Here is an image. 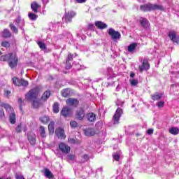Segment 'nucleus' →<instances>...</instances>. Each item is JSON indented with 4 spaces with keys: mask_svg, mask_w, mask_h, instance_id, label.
<instances>
[{
    "mask_svg": "<svg viewBox=\"0 0 179 179\" xmlns=\"http://www.w3.org/2000/svg\"><path fill=\"white\" fill-rule=\"evenodd\" d=\"M53 113H55L56 114L59 113V104L58 102H55L53 105Z\"/></svg>",
    "mask_w": 179,
    "mask_h": 179,
    "instance_id": "nucleus-30",
    "label": "nucleus"
},
{
    "mask_svg": "<svg viewBox=\"0 0 179 179\" xmlns=\"http://www.w3.org/2000/svg\"><path fill=\"white\" fill-rule=\"evenodd\" d=\"M5 116V113L3 112V109L1 108L0 109V117H4Z\"/></svg>",
    "mask_w": 179,
    "mask_h": 179,
    "instance_id": "nucleus-47",
    "label": "nucleus"
},
{
    "mask_svg": "<svg viewBox=\"0 0 179 179\" xmlns=\"http://www.w3.org/2000/svg\"><path fill=\"white\" fill-rule=\"evenodd\" d=\"M87 118L90 122H94L96 121V115L93 113H90L87 115Z\"/></svg>",
    "mask_w": 179,
    "mask_h": 179,
    "instance_id": "nucleus-21",
    "label": "nucleus"
},
{
    "mask_svg": "<svg viewBox=\"0 0 179 179\" xmlns=\"http://www.w3.org/2000/svg\"><path fill=\"white\" fill-rule=\"evenodd\" d=\"M28 141L31 145H36V134L33 132L28 133Z\"/></svg>",
    "mask_w": 179,
    "mask_h": 179,
    "instance_id": "nucleus-17",
    "label": "nucleus"
},
{
    "mask_svg": "<svg viewBox=\"0 0 179 179\" xmlns=\"http://www.w3.org/2000/svg\"><path fill=\"white\" fill-rule=\"evenodd\" d=\"M55 132L59 139H65V138H66V136H65V130L62 128L56 129Z\"/></svg>",
    "mask_w": 179,
    "mask_h": 179,
    "instance_id": "nucleus-13",
    "label": "nucleus"
},
{
    "mask_svg": "<svg viewBox=\"0 0 179 179\" xmlns=\"http://www.w3.org/2000/svg\"><path fill=\"white\" fill-rule=\"evenodd\" d=\"M40 121L43 124H48V122H50V117H48V116H43L40 117Z\"/></svg>",
    "mask_w": 179,
    "mask_h": 179,
    "instance_id": "nucleus-27",
    "label": "nucleus"
},
{
    "mask_svg": "<svg viewBox=\"0 0 179 179\" xmlns=\"http://www.w3.org/2000/svg\"><path fill=\"white\" fill-rule=\"evenodd\" d=\"M141 10L143 12H150L152 10H164V7L159 4L147 3L140 6Z\"/></svg>",
    "mask_w": 179,
    "mask_h": 179,
    "instance_id": "nucleus-3",
    "label": "nucleus"
},
{
    "mask_svg": "<svg viewBox=\"0 0 179 179\" xmlns=\"http://www.w3.org/2000/svg\"><path fill=\"white\" fill-rule=\"evenodd\" d=\"M162 97H163V94H160L158 92H156L155 94L151 95L152 99L154 100L155 101L157 100H160Z\"/></svg>",
    "mask_w": 179,
    "mask_h": 179,
    "instance_id": "nucleus-22",
    "label": "nucleus"
},
{
    "mask_svg": "<svg viewBox=\"0 0 179 179\" xmlns=\"http://www.w3.org/2000/svg\"><path fill=\"white\" fill-rule=\"evenodd\" d=\"M170 134L172 135H178L179 134V129L177 127H172L171 129H169Z\"/></svg>",
    "mask_w": 179,
    "mask_h": 179,
    "instance_id": "nucleus-28",
    "label": "nucleus"
},
{
    "mask_svg": "<svg viewBox=\"0 0 179 179\" xmlns=\"http://www.w3.org/2000/svg\"><path fill=\"white\" fill-rule=\"evenodd\" d=\"M28 16L31 20H36L37 19V17H38V16H37L36 14L32 13H29L28 14Z\"/></svg>",
    "mask_w": 179,
    "mask_h": 179,
    "instance_id": "nucleus-36",
    "label": "nucleus"
},
{
    "mask_svg": "<svg viewBox=\"0 0 179 179\" xmlns=\"http://www.w3.org/2000/svg\"><path fill=\"white\" fill-rule=\"evenodd\" d=\"M67 159H69V160H75V155H69L67 156Z\"/></svg>",
    "mask_w": 179,
    "mask_h": 179,
    "instance_id": "nucleus-44",
    "label": "nucleus"
},
{
    "mask_svg": "<svg viewBox=\"0 0 179 179\" xmlns=\"http://www.w3.org/2000/svg\"><path fill=\"white\" fill-rule=\"evenodd\" d=\"M136 47H138V43H133L127 47V51L131 53L135 52V50H136Z\"/></svg>",
    "mask_w": 179,
    "mask_h": 179,
    "instance_id": "nucleus-20",
    "label": "nucleus"
},
{
    "mask_svg": "<svg viewBox=\"0 0 179 179\" xmlns=\"http://www.w3.org/2000/svg\"><path fill=\"white\" fill-rule=\"evenodd\" d=\"M59 148L64 155H68L71 152V147L65 144V143H60L59 145Z\"/></svg>",
    "mask_w": 179,
    "mask_h": 179,
    "instance_id": "nucleus-11",
    "label": "nucleus"
},
{
    "mask_svg": "<svg viewBox=\"0 0 179 179\" xmlns=\"http://www.w3.org/2000/svg\"><path fill=\"white\" fill-rule=\"evenodd\" d=\"M76 2L78 3H85V2H86V0H76Z\"/></svg>",
    "mask_w": 179,
    "mask_h": 179,
    "instance_id": "nucleus-49",
    "label": "nucleus"
},
{
    "mask_svg": "<svg viewBox=\"0 0 179 179\" xmlns=\"http://www.w3.org/2000/svg\"><path fill=\"white\" fill-rule=\"evenodd\" d=\"M82 40H86V36H83V37H82Z\"/></svg>",
    "mask_w": 179,
    "mask_h": 179,
    "instance_id": "nucleus-57",
    "label": "nucleus"
},
{
    "mask_svg": "<svg viewBox=\"0 0 179 179\" xmlns=\"http://www.w3.org/2000/svg\"><path fill=\"white\" fill-rule=\"evenodd\" d=\"M1 45L2 47H5L6 48H9V47H10V43H9V42L8 41H3L1 43Z\"/></svg>",
    "mask_w": 179,
    "mask_h": 179,
    "instance_id": "nucleus-38",
    "label": "nucleus"
},
{
    "mask_svg": "<svg viewBox=\"0 0 179 179\" xmlns=\"http://www.w3.org/2000/svg\"><path fill=\"white\" fill-rule=\"evenodd\" d=\"M95 26L97 27V29H99L101 30H103L104 29H107V24L101 22V21H97L95 22Z\"/></svg>",
    "mask_w": 179,
    "mask_h": 179,
    "instance_id": "nucleus-19",
    "label": "nucleus"
},
{
    "mask_svg": "<svg viewBox=\"0 0 179 179\" xmlns=\"http://www.w3.org/2000/svg\"><path fill=\"white\" fill-rule=\"evenodd\" d=\"M113 157L114 160H116V162H118L120 160V158L121 157V152L113 153Z\"/></svg>",
    "mask_w": 179,
    "mask_h": 179,
    "instance_id": "nucleus-34",
    "label": "nucleus"
},
{
    "mask_svg": "<svg viewBox=\"0 0 179 179\" xmlns=\"http://www.w3.org/2000/svg\"><path fill=\"white\" fill-rule=\"evenodd\" d=\"M134 76H135V73L131 72V73H130V77H131V78H134Z\"/></svg>",
    "mask_w": 179,
    "mask_h": 179,
    "instance_id": "nucleus-52",
    "label": "nucleus"
},
{
    "mask_svg": "<svg viewBox=\"0 0 179 179\" xmlns=\"http://www.w3.org/2000/svg\"><path fill=\"white\" fill-rule=\"evenodd\" d=\"M140 23L143 27H148L149 26V22L146 18H141Z\"/></svg>",
    "mask_w": 179,
    "mask_h": 179,
    "instance_id": "nucleus-24",
    "label": "nucleus"
},
{
    "mask_svg": "<svg viewBox=\"0 0 179 179\" xmlns=\"http://www.w3.org/2000/svg\"><path fill=\"white\" fill-rule=\"evenodd\" d=\"M18 103H19V104H22V103H23V101L22 100V98H20L18 99Z\"/></svg>",
    "mask_w": 179,
    "mask_h": 179,
    "instance_id": "nucleus-55",
    "label": "nucleus"
},
{
    "mask_svg": "<svg viewBox=\"0 0 179 179\" xmlns=\"http://www.w3.org/2000/svg\"><path fill=\"white\" fill-rule=\"evenodd\" d=\"M150 68V66L149 65V60L148 59L145 58L143 60V64L138 67V69L140 72H143V71H148Z\"/></svg>",
    "mask_w": 179,
    "mask_h": 179,
    "instance_id": "nucleus-12",
    "label": "nucleus"
},
{
    "mask_svg": "<svg viewBox=\"0 0 179 179\" xmlns=\"http://www.w3.org/2000/svg\"><path fill=\"white\" fill-rule=\"evenodd\" d=\"M83 159L85 160V162H87V160H89V156L87 155H85L83 156Z\"/></svg>",
    "mask_w": 179,
    "mask_h": 179,
    "instance_id": "nucleus-50",
    "label": "nucleus"
},
{
    "mask_svg": "<svg viewBox=\"0 0 179 179\" xmlns=\"http://www.w3.org/2000/svg\"><path fill=\"white\" fill-rule=\"evenodd\" d=\"M10 36H12V34L10 33V31H8V29L3 30V37H4V38H8V37H10Z\"/></svg>",
    "mask_w": 179,
    "mask_h": 179,
    "instance_id": "nucleus-32",
    "label": "nucleus"
},
{
    "mask_svg": "<svg viewBox=\"0 0 179 179\" xmlns=\"http://www.w3.org/2000/svg\"><path fill=\"white\" fill-rule=\"evenodd\" d=\"M31 8L32 9V10L35 13H37L38 8H40V5H38V3H37V2H33L31 4Z\"/></svg>",
    "mask_w": 179,
    "mask_h": 179,
    "instance_id": "nucleus-23",
    "label": "nucleus"
},
{
    "mask_svg": "<svg viewBox=\"0 0 179 179\" xmlns=\"http://www.w3.org/2000/svg\"><path fill=\"white\" fill-rule=\"evenodd\" d=\"M138 80H135V79H132L130 80V83L131 85V86H136L138 85Z\"/></svg>",
    "mask_w": 179,
    "mask_h": 179,
    "instance_id": "nucleus-42",
    "label": "nucleus"
},
{
    "mask_svg": "<svg viewBox=\"0 0 179 179\" xmlns=\"http://www.w3.org/2000/svg\"><path fill=\"white\" fill-rule=\"evenodd\" d=\"M157 106L159 108H162V107H164V101H159V102H158Z\"/></svg>",
    "mask_w": 179,
    "mask_h": 179,
    "instance_id": "nucleus-43",
    "label": "nucleus"
},
{
    "mask_svg": "<svg viewBox=\"0 0 179 179\" xmlns=\"http://www.w3.org/2000/svg\"><path fill=\"white\" fill-rule=\"evenodd\" d=\"M50 94H51L50 93V91L45 92L42 95V100H44V101H45V100H47V99L50 97Z\"/></svg>",
    "mask_w": 179,
    "mask_h": 179,
    "instance_id": "nucleus-35",
    "label": "nucleus"
},
{
    "mask_svg": "<svg viewBox=\"0 0 179 179\" xmlns=\"http://www.w3.org/2000/svg\"><path fill=\"white\" fill-rule=\"evenodd\" d=\"M69 141L71 142V143H75V139L73 138H70Z\"/></svg>",
    "mask_w": 179,
    "mask_h": 179,
    "instance_id": "nucleus-54",
    "label": "nucleus"
},
{
    "mask_svg": "<svg viewBox=\"0 0 179 179\" xmlns=\"http://www.w3.org/2000/svg\"><path fill=\"white\" fill-rule=\"evenodd\" d=\"M55 122H50L48 125L49 134H54Z\"/></svg>",
    "mask_w": 179,
    "mask_h": 179,
    "instance_id": "nucleus-25",
    "label": "nucleus"
},
{
    "mask_svg": "<svg viewBox=\"0 0 179 179\" xmlns=\"http://www.w3.org/2000/svg\"><path fill=\"white\" fill-rule=\"evenodd\" d=\"M1 54H2V52L0 51V55H1Z\"/></svg>",
    "mask_w": 179,
    "mask_h": 179,
    "instance_id": "nucleus-59",
    "label": "nucleus"
},
{
    "mask_svg": "<svg viewBox=\"0 0 179 179\" xmlns=\"http://www.w3.org/2000/svg\"><path fill=\"white\" fill-rule=\"evenodd\" d=\"M72 59H73V55L69 53L68 55V57H67L66 61H68V62H72Z\"/></svg>",
    "mask_w": 179,
    "mask_h": 179,
    "instance_id": "nucleus-40",
    "label": "nucleus"
},
{
    "mask_svg": "<svg viewBox=\"0 0 179 179\" xmlns=\"http://www.w3.org/2000/svg\"><path fill=\"white\" fill-rule=\"evenodd\" d=\"M10 94V91H5V92H4V96H6V97H9V95Z\"/></svg>",
    "mask_w": 179,
    "mask_h": 179,
    "instance_id": "nucleus-46",
    "label": "nucleus"
},
{
    "mask_svg": "<svg viewBox=\"0 0 179 179\" xmlns=\"http://www.w3.org/2000/svg\"><path fill=\"white\" fill-rule=\"evenodd\" d=\"M67 106H73L74 107H78L79 105V101L76 99L70 98L66 101Z\"/></svg>",
    "mask_w": 179,
    "mask_h": 179,
    "instance_id": "nucleus-16",
    "label": "nucleus"
},
{
    "mask_svg": "<svg viewBox=\"0 0 179 179\" xmlns=\"http://www.w3.org/2000/svg\"><path fill=\"white\" fill-rule=\"evenodd\" d=\"M16 131L17 132H21L22 131V124H20L16 128Z\"/></svg>",
    "mask_w": 179,
    "mask_h": 179,
    "instance_id": "nucleus-45",
    "label": "nucleus"
},
{
    "mask_svg": "<svg viewBox=\"0 0 179 179\" xmlns=\"http://www.w3.org/2000/svg\"><path fill=\"white\" fill-rule=\"evenodd\" d=\"M44 174L47 178H53L54 177V176H52V173L50 171V169H45Z\"/></svg>",
    "mask_w": 179,
    "mask_h": 179,
    "instance_id": "nucleus-33",
    "label": "nucleus"
},
{
    "mask_svg": "<svg viewBox=\"0 0 179 179\" xmlns=\"http://www.w3.org/2000/svg\"><path fill=\"white\" fill-rule=\"evenodd\" d=\"M76 16V13L75 11L66 12L62 20H64L65 23H70L72 22V18Z\"/></svg>",
    "mask_w": 179,
    "mask_h": 179,
    "instance_id": "nucleus-6",
    "label": "nucleus"
},
{
    "mask_svg": "<svg viewBox=\"0 0 179 179\" xmlns=\"http://www.w3.org/2000/svg\"><path fill=\"white\" fill-rule=\"evenodd\" d=\"M168 37H169L170 40L173 43H176L178 44L179 43V36H177L176 31H169L168 34Z\"/></svg>",
    "mask_w": 179,
    "mask_h": 179,
    "instance_id": "nucleus-15",
    "label": "nucleus"
},
{
    "mask_svg": "<svg viewBox=\"0 0 179 179\" xmlns=\"http://www.w3.org/2000/svg\"><path fill=\"white\" fill-rule=\"evenodd\" d=\"M1 107H3L5 110L10 114L9 120L11 124H16V115L13 112V108L10 107L8 103H1Z\"/></svg>",
    "mask_w": 179,
    "mask_h": 179,
    "instance_id": "nucleus-4",
    "label": "nucleus"
},
{
    "mask_svg": "<svg viewBox=\"0 0 179 179\" xmlns=\"http://www.w3.org/2000/svg\"><path fill=\"white\" fill-rule=\"evenodd\" d=\"M20 110H22V105H20Z\"/></svg>",
    "mask_w": 179,
    "mask_h": 179,
    "instance_id": "nucleus-58",
    "label": "nucleus"
},
{
    "mask_svg": "<svg viewBox=\"0 0 179 179\" xmlns=\"http://www.w3.org/2000/svg\"><path fill=\"white\" fill-rule=\"evenodd\" d=\"M147 134L148 135H152V134H153V129H150L147 131Z\"/></svg>",
    "mask_w": 179,
    "mask_h": 179,
    "instance_id": "nucleus-48",
    "label": "nucleus"
},
{
    "mask_svg": "<svg viewBox=\"0 0 179 179\" xmlns=\"http://www.w3.org/2000/svg\"><path fill=\"white\" fill-rule=\"evenodd\" d=\"M42 1H43V3L44 5H47V3L48 2V0H42Z\"/></svg>",
    "mask_w": 179,
    "mask_h": 179,
    "instance_id": "nucleus-53",
    "label": "nucleus"
},
{
    "mask_svg": "<svg viewBox=\"0 0 179 179\" xmlns=\"http://www.w3.org/2000/svg\"><path fill=\"white\" fill-rule=\"evenodd\" d=\"M0 61L8 62V66L11 69L16 68L17 66V62H19V59L16 56V53H9L8 55H1L0 57Z\"/></svg>",
    "mask_w": 179,
    "mask_h": 179,
    "instance_id": "nucleus-2",
    "label": "nucleus"
},
{
    "mask_svg": "<svg viewBox=\"0 0 179 179\" xmlns=\"http://www.w3.org/2000/svg\"><path fill=\"white\" fill-rule=\"evenodd\" d=\"M39 131H40V135L41 138H45L47 136L45 135V128L44 127L41 126L39 127Z\"/></svg>",
    "mask_w": 179,
    "mask_h": 179,
    "instance_id": "nucleus-29",
    "label": "nucleus"
},
{
    "mask_svg": "<svg viewBox=\"0 0 179 179\" xmlns=\"http://www.w3.org/2000/svg\"><path fill=\"white\" fill-rule=\"evenodd\" d=\"M13 83L15 86H23L24 87H27V86H29V81L24 79H19V78H13Z\"/></svg>",
    "mask_w": 179,
    "mask_h": 179,
    "instance_id": "nucleus-7",
    "label": "nucleus"
},
{
    "mask_svg": "<svg viewBox=\"0 0 179 179\" xmlns=\"http://www.w3.org/2000/svg\"><path fill=\"white\" fill-rule=\"evenodd\" d=\"M60 114L64 118H66V117H71L72 115V109L68 106H64L63 107Z\"/></svg>",
    "mask_w": 179,
    "mask_h": 179,
    "instance_id": "nucleus-10",
    "label": "nucleus"
},
{
    "mask_svg": "<svg viewBox=\"0 0 179 179\" xmlns=\"http://www.w3.org/2000/svg\"><path fill=\"white\" fill-rule=\"evenodd\" d=\"M92 29H93V24H90L88 26V30H92Z\"/></svg>",
    "mask_w": 179,
    "mask_h": 179,
    "instance_id": "nucleus-51",
    "label": "nucleus"
},
{
    "mask_svg": "<svg viewBox=\"0 0 179 179\" xmlns=\"http://www.w3.org/2000/svg\"><path fill=\"white\" fill-rule=\"evenodd\" d=\"M86 114L85 113V110L83 108H80L78 109L76 113V117L79 121H83V118H85V116Z\"/></svg>",
    "mask_w": 179,
    "mask_h": 179,
    "instance_id": "nucleus-14",
    "label": "nucleus"
},
{
    "mask_svg": "<svg viewBox=\"0 0 179 179\" xmlns=\"http://www.w3.org/2000/svg\"><path fill=\"white\" fill-rule=\"evenodd\" d=\"M70 126L71 128H76L78 127V122L76 121H71L70 122Z\"/></svg>",
    "mask_w": 179,
    "mask_h": 179,
    "instance_id": "nucleus-39",
    "label": "nucleus"
},
{
    "mask_svg": "<svg viewBox=\"0 0 179 179\" xmlns=\"http://www.w3.org/2000/svg\"><path fill=\"white\" fill-rule=\"evenodd\" d=\"M38 93H40V87H36L29 90L25 95L26 100L32 101L34 108H38L41 106V100L37 98Z\"/></svg>",
    "mask_w": 179,
    "mask_h": 179,
    "instance_id": "nucleus-1",
    "label": "nucleus"
},
{
    "mask_svg": "<svg viewBox=\"0 0 179 179\" xmlns=\"http://www.w3.org/2000/svg\"><path fill=\"white\" fill-rule=\"evenodd\" d=\"M84 134L85 136H93L96 135V130L94 129H87L84 130Z\"/></svg>",
    "mask_w": 179,
    "mask_h": 179,
    "instance_id": "nucleus-18",
    "label": "nucleus"
},
{
    "mask_svg": "<svg viewBox=\"0 0 179 179\" xmlns=\"http://www.w3.org/2000/svg\"><path fill=\"white\" fill-rule=\"evenodd\" d=\"M38 45L41 48V50H45L47 48V46L45 45V43L41 41L38 42Z\"/></svg>",
    "mask_w": 179,
    "mask_h": 179,
    "instance_id": "nucleus-37",
    "label": "nucleus"
},
{
    "mask_svg": "<svg viewBox=\"0 0 179 179\" xmlns=\"http://www.w3.org/2000/svg\"><path fill=\"white\" fill-rule=\"evenodd\" d=\"M72 68V64L71 62L66 60V69H71Z\"/></svg>",
    "mask_w": 179,
    "mask_h": 179,
    "instance_id": "nucleus-41",
    "label": "nucleus"
},
{
    "mask_svg": "<svg viewBox=\"0 0 179 179\" xmlns=\"http://www.w3.org/2000/svg\"><path fill=\"white\" fill-rule=\"evenodd\" d=\"M108 34L111 39L114 40V41H116V40H120V38H121V34L117 31H115L113 28H109Z\"/></svg>",
    "mask_w": 179,
    "mask_h": 179,
    "instance_id": "nucleus-5",
    "label": "nucleus"
},
{
    "mask_svg": "<svg viewBox=\"0 0 179 179\" xmlns=\"http://www.w3.org/2000/svg\"><path fill=\"white\" fill-rule=\"evenodd\" d=\"M117 106H122L123 104V103H122V104H120V101H117L116 103Z\"/></svg>",
    "mask_w": 179,
    "mask_h": 179,
    "instance_id": "nucleus-56",
    "label": "nucleus"
},
{
    "mask_svg": "<svg viewBox=\"0 0 179 179\" xmlns=\"http://www.w3.org/2000/svg\"><path fill=\"white\" fill-rule=\"evenodd\" d=\"M62 95L63 97H69L71 95V90L69 89H65L62 91Z\"/></svg>",
    "mask_w": 179,
    "mask_h": 179,
    "instance_id": "nucleus-26",
    "label": "nucleus"
},
{
    "mask_svg": "<svg viewBox=\"0 0 179 179\" xmlns=\"http://www.w3.org/2000/svg\"><path fill=\"white\" fill-rule=\"evenodd\" d=\"M124 112L122 111V109H121V108H117L114 115L113 117V124L115 125L117 124H118L119 121H120V118H121V116L122 115V113Z\"/></svg>",
    "mask_w": 179,
    "mask_h": 179,
    "instance_id": "nucleus-8",
    "label": "nucleus"
},
{
    "mask_svg": "<svg viewBox=\"0 0 179 179\" xmlns=\"http://www.w3.org/2000/svg\"><path fill=\"white\" fill-rule=\"evenodd\" d=\"M13 23L15 26L20 27V29L22 30L23 33H24V20L22 19L20 17H18L13 21Z\"/></svg>",
    "mask_w": 179,
    "mask_h": 179,
    "instance_id": "nucleus-9",
    "label": "nucleus"
},
{
    "mask_svg": "<svg viewBox=\"0 0 179 179\" xmlns=\"http://www.w3.org/2000/svg\"><path fill=\"white\" fill-rule=\"evenodd\" d=\"M10 30L13 31V33H15V34H17V33H19V30L17 29V27L15 26V23L10 24Z\"/></svg>",
    "mask_w": 179,
    "mask_h": 179,
    "instance_id": "nucleus-31",
    "label": "nucleus"
}]
</instances>
